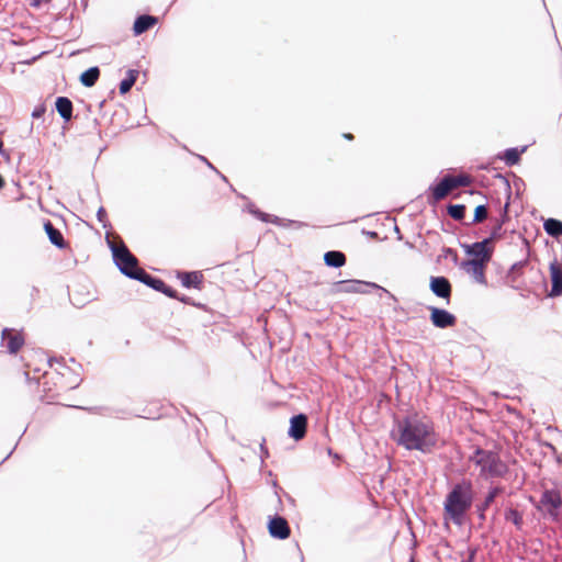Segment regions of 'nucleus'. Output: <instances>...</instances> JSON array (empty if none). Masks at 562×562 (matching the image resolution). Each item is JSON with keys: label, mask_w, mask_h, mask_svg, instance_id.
<instances>
[{"label": "nucleus", "mask_w": 562, "mask_h": 562, "mask_svg": "<svg viewBox=\"0 0 562 562\" xmlns=\"http://www.w3.org/2000/svg\"><path fill=\"white\" fill-rule=\"evenodd\" d=\"M391 437L397 446L409 451L417 450L424 454L432 453L438 442L432 424L417 415H406L396 419Z\"/></svg>", "instance_id": "nucleus-1"}, {"label": "nucleus", "mask_w": 562, "mask_h": 562, "mask_svg": "<svg viewBox=\"0 0 562 562\" xmlns=\"http://www.w3.org/2000/svg\"><path fill=\"white\" fill-rule=\"evenodd\" d=\"M473 485L470 480L463 479L461 482L454 484L450 492L447 494L443 510L445 515L460 526L463 524L467 512L473 504Z\"/></svg>", "instance_id": "nucleus-2"}, {"label": "nucleus", "mask_w": 562, "mask_h": 562, "mask_svg": "<svg viewBox=\"0 0 562 562\" xmlns=\"http://www.w3.org/2000/svg\"><path fill=\"white\" fill-rule=\"evenodd\" d=\"M470 460L480 467L484 477H503L508 472V465L492 450L476 448Z\"/></svg>", "instance_id": "nucleus-3"}, {"label": "nucleus", "mask_w": 562, "mask_h": 562, "mask_svg": "<svg viewBox=\"0 0 562 562\" xmlns=\"http://www.w3.org/2000/svg\"><path fill=\"white\" fill-rule=\"evenodd\" d=\"M106 243L111 249L113 261L120 272L132 280H136L143 270L138 265V259L130 251L122 240L120 246H116L106 236Z\"/></svg>", "instance_id": "nucleus-4"}, {"label": "nucleus", "mask_w": 562, "mask_h": 562, "mask_svg": "<svg viewBox=\"0 0 562 562\" xmlns=\"http://www.w3.org/2000/svg\"><path fill=\"white\" fill-rule=\"evenodd\" d=\"M536 508L549 516L552 520H557L562 509V495L558 488H546L540 496Z\"/></svg>", "instance_id": "nucleus-5"}, {"label": "nucleus", "mask_w": 562, "mask_h": 562, "mask_svg": "<svg viewBox=\"0 0 562 562\" xmlns=\"http://www.w3.org/2000/svg\"><path fill=\"white\" fill-rule=\"evenodd\" d=\"M364 288H372L381 290L384 293L390 294L387 290L373 282L360 281V280H341L334 282L330 288V293H367Z\"/></svg>", "instance_id": "nucleus-6"}, {"label": "nucleus", "mask_w": 562, "mask_h": 562, "mask_svg": "<svg viewBox=\"0 0 562 562\" xmlns=\"http://www.w3.org/2000/svg\"><path fill=\"white\" fill-rule=\"evenodd\" d=\"M491 243L484 238L481 241H475L471 245L464 244L461 247L468 256H472V260H481L482 262H490L493 255V248L488 247Z\"/></svg>", "instance_id": "nucleus-7"}, {"label": "nucleus", "mask_w": 562, "mask_h": 562, "mask_svg": "<svg viewBox=\"0 0 562 562\" xmlns=\"http://www.w3.org/2000/svg\"><path fill=\"white\" fill-rule=\"evenodd\" d=\"M267 527L269 535L274 539L284 540L291 535L288 520L280 515L269 517Z\"/></svg>", "instance_id": "nucleus-8"}, {"label": "nucleus", "mask_w": 562, "mask_h": 562, "mask_svg": "<svg viewBox=\"0 0 562 562\" xmlns=\"http://www.w3.org/2000/svg\"><path fill=\"white\" fill-rule=\"evenodd\" d=\"M430 311V322L437 328L445 329L456 325L457 317L445 308L428 306Z\"/></svg>", "instance_id": "nucleus-9"}, {"label": "nucleus", "mask_w": 562, "mask_h": 562, "mask_svg": "<svg viewBox=\"0 0 562 562\" xmlns=\"http://www.w3.org/2000/svg\"><path fill=\"white\" fill-rule=\"evenodd\" d=\"M308 418L305 414L300 413L290 418V427L288 429V436L295 441L302 440L307 430Z\"/></svg>", "instance_id": "nucleus-10"}, {"label": "nucleus", "mask_w": 562, "mask_h": 562, "mask_svg": "<svg viewBox=\"0 0 562 562\" xmlns=\"http://www.w3.org/2000/svg\"><path fill=\"white\" fill-rule=\"evenodd\" d=\"M429 289L434 295L449 300L452 292V286L448 278L446 277H430Z\"/></svg>", "instance_id": "nucleus-11"}, {"label": "nucleus", "mask_w": 562, "mask_h": 562, "mask_svg": "<svg viewBox=\"0 0 562 562\" xmlns=\"http://www.w3.org/2000/svg\"><path fill=\"white\" fill-rule=\"evenodd\" d=\"M551 290L549 296L554 297L562 294V265L557 260L550 263Z\"/></svg>", "instance_id": "nucleus-12"}, {"label": "nucleus", "mask_w": 562, "mask_h": 562, "mask_svg": "<svg viewBox=\"0 0 562 562\" xmlns=\"http://www.w3.org/2000/svg\"><path fill=\"white\" fill-rule=\"evenodd\" d=\"M504 492V487L501 485L493 486L488 490L483 502L475 505L476 514L480 520H485V512L495 502V498Z\"/></svg>", "instance_id": "nucleus-13"}, {"label": "nucleus", "mask_w": 562, "mask_h": 562, "mask_svg": "<svg viewBox=\"0 0 562 562\" xmlns=\"http://www.w3.org/2000/svg\"><path fill=\"white\" fill-rule=\"evenodd\" d=\"M177 278L181 281L182 286L187 289L201 290L203 274L201 271H179Z\"/></svg>", "instance_id": "nucleus-14"}, {"label": "nucleus", "mask_w": 562, "mask_h": 562, "mask_svg": "<svg viewBox=\"0 0 562 562\" xmlns=\"http://www.w3.org/2000/svg\"><path fill=\"white\" fill-rule=\"evenodd\" d=\"M2 342L9 353H16L24 344V339L20 334H13L12 329L4 328L2 330Z\"/></svg>", "instance_id": "nucleus-15"}, {"label": "nucleus", "mask_w": 562, "mask_h": 562, "mask_svg": "<svg viewBox=\"0 0 562 562\" xmlns=\"http://www.w3.org/2000/svg\"><path fill=\"white\" fill-rule=\"evenodd\" d=\"M488 262H482L481 260H467L462 262V268L467 270V272L471 273L475 281L485 284L486 278L484 274V268Z\"/></svg>", "instance_id": "nucleus-16"}, {"label": "nucleus", "mask_w": 562, "mask_h": 562, "mask_svg": "<svg viewBox=\"0 0 562 562\" xmlns=\"http://www.w3.org/2000/svg\"><path fill=\"white\" fill-rule=\"evenodd\" d=\"M158 23V18L150 14L138 15L133 24L134 35L138 36Z\"/></svg>", "instance_id": "nucleus-17"}, {"label": "nucleus", "mask_w": 562, "mask_h": 562, "mask_svg": "<svg viewBox=\"0 0 562 562\" xmlns=\"http://www.w3.org/2000/svg\"><path fill=\"white\" fill-rule=\"evenodd\" d=\"M44 231L49 239V241L57 247L58 249H65L67 247V243L64 239L61 232L56 228L50 221H46L44 223Z\"/></svg>", "instance_id": "nucleus-18"}, {"label": "nucleus", "mask_w": 562, "mask_h": 562, "mask_svg": "<svg viewBox=\"0 0 562 562\" xmlns=\"http://www.w3.org/2000/svg\"><path fill=\"white\" fill-rule=\"evenodd\" d=\"M430 194L427 200L430 205H436L439 201L443 200L448 194L449 190L446 186V181L440 179V181L436 184H431L428 188Z\"/></svg>", "instance_id": "nucleus-19"}, {"label": "nucleus", "mask_w": 562, "mask_h": 562, "mask_svg": "<svg viewBox=\"0 0 562 562\" xmlns=\"http://www.w3.org/2000/svg\"><path fill=\"white\" fill-rule=\"evenodd\" d=\"M56 111L65 122L72 119L74 105L69 98L58 97L55 101Z\"/></svg>", "instance_id": "nucleus-20"}, {"label": "nucleus", "mask_w": 562, "mask_h": 562, "mask_svg": "<svg viewBox=\"0 0 562 562\" xmlns=\"http://www.w3.org/2000/svg\"><path fill=\"white\" fill-rule=\"evenodd\" d=\"M527 150V146L507 148L499 158L504 160L506 166L512 167L520 161V156Z\"/></svg>", "instance_id": "nucleus-21"}, {"label": "nucleus", "mask_w": 562, "mask_h": 562, "mask_svg": "<svg viewBox=\"0 0 562 562\" xmlns=\"http://www.w3.org/2000/svg\"><path fill=\"white\" fill-rule=\"evenodd\" d=\"M324 262L330 268H340L346 263V256L339 250H329L324 255Z\"/></svg>", "instance_id": "nucleus-22"}, {"label": "nucleus", "mask_w": 562, "mask_h": 562, "mask_svg": "<svg viewBox=\"0 0 562 562\" xmlns=\"http://www.w3.org/2000/svg\"><path fill=\"white\" fill-rule=\"evenodd\" d=\"M136 281L144 283L145 285H147L148 288H150L157 292H159V290L164 288V282H165L160 278L149 274L144 269L136 278Z\"/></svg>", "instance_id": "nucleus-23"}, {"label": "nucleus", "mask_w": 562, "mask_h": 562, "mask_svg": "<svg viewBox=\"0 0 562 562\" xmlns=\"http://www.w3.org/2000/svg\"><path fill=\"white\" fill-rule=\"evenodd\" d=\"M247 210H248L249 213H251L252 215H255L257 218H259L260 221H262L265 223H274L277 225L285 226V224H283L284 220L280 218L278 216L270 215V214H267V213L260 211L252 203H249L247 205Z\"/></svg>", "instance_id": "nucleus-24"}, {"label": "nucleus", "mask_w": 562, "mask_h": 562, "mask_svg": "<svg viewBox=\"0 0 562 562\" xmlns=\"http://www.w3.org/2000/svg\"><path fill=\"white\" fill-rule=\"evenodd\" d=\"M99 77H100V69L98 66H93V67H90L87 70H85L80 75L79 80L82 86H85L87 88H91L95 85Z\"/></svg>", "instance_id": "nucleus-25"}, {"label": "nucleus", "mask_w": 562, "mask_h": 562, "mask_svg": "<svg viewBox=\"0 0 562 562\" xmlns=\"http://www.w3.org/2000/svg\"><path fill=\"white\" fill-rule=\"evenodd\" d=\"M544 232L554 238L562 236V222L560 220L550 217L543 222Z\"/></svg>", "instance_id": "nucleus-26"}, {"label": "nucleus", "mask_w": 562, "mask_h": 562, "mask_svg": "<svg viewBox=\"0 0 562 562\" xmlns=\"http://www.w3.org/2000/svg\"><path fill=\"white\" fill-rule=\"evenodd\" d=\"M138 75L139 71L136 69L127 70L125 78L120 82L119 89L121 94H125L132 89L137 80Z\"/></svg>", "instance_id": "nucleus-27"}, {"label": "nucleus", "mask_w": 562, "mask_h": 562, "mask_svg": "<svg viewBox=\"0 0 562 562\" xmlns=\"http://www.w3.org/2000/svg\"><path fill=\"white\" fill-rule=\"evenodd\" d=\"M467 206L464 204H449L447 206L448 215L454 221H462L465 216Z\"/></svg>", "instance_id": "nucleus-28"}, {"label": "nucleus", "mask_w": 562, "mask_h": 562, "mask_svg": "<svg viewBox=\"0 0 562 562\" xmlns=\"http://www.w3.org/2000/svg\"><path fill=\"white\" fill-rule=\"evenodd\" d=\"M488 216V209L485 204H480L474 210L473 220L469 223H464L467 226H471L473 224L482 223Z\"/></svg>", "instance_id": "nucleus-29"}, {"label": "nucleus", "mask_w": 562, "mask_h": 562, "mask_svg": "<svg viewBox=\"0 0 562 562\" xmlns=\"http://www.w3.org/2000/svg\"><path fill=\"white\" fill-rule=\"evenodd\" d=\"M505 519L513 522L517 529H521L524 525L522 515L517 509L512 507L505 512Z\"/></svg>", "instance_id": "nucleus-30"}, {"label": "nucleus", "mask_w": 562, "mask_h": 562, "mask_svg": "<svg viewBox=\"0 0 562 562\" xmlns=\"http://www.w3.org/2000/svg\"><path fill=\"white\" fill-rule=\"evenodd\" d=\"M503 225H504V221H497V223L494 225V227L492 228L491 233H490V236L486 237V239L490 241V243H493L494 240H497L499 238H502V228H503Z\"/></svg>", "instance_id": "nucleus-31"}, {"label": "nucleus", "mask_w": 562, "mask_h": 562, "mask_svg": "<svg viewBox=\"0 0 562 562\" xmlns=\"http://www.w3.org/2000/svg\"><path fill=\"white\" fill-rule=\"evenodd\" d=\"M454 179H456V182H457V186L458 188L459 187H468L471 184L472 182V179L470 176L468 175H459V176H454Z\"/></svg>", "instance_id": "nucleus-32"}, {"label": "nucleus", "mask_w": 562, "mask_h": 562, "mask_svg": "<svg viewBox=\"0 0 562 562\" xmlns=\"http://www.w3.org/2000/svg\"><path fill=\"white\" fill-rule=\"evenodd\" d=\"M159 292L164 293L168 297L178 299V292L175 289H172L171 286H169L168 284H166L165 282H164V288L160 289Z\"/></svg>", "instance_id": "nucleus-33"}, {"label": "nucleus", "mask_w": 562, "mask_h": 562, "mask_svg": "<svg viewBox=\"0 0 562 562\" xmlns=\"http://www.w3.org/2000/svg\"><path fill=\"white\" fill-rule=\"evenodd\" d=\"M443 181H446V186L449 191L454 190L458 188L454 176L446 175L441 178Z\"/></svg>", "instance_id": "nucleus-34"}, {"label": "nucleus", "mask_w": 562, "mask_h": 562, "mask_svg": "<svg viewBox=\"0 0 562 562\" xmlns=\"http://www.w3.org/2000/svg\"><path fill=\"white\" fill-rule=\"evenodd\" d=\"M45 111H46L45 105L44 104H38L32 111V117L40 119V117H42L44 115Z\"/></svg>", "instance_id": "nucleus-35"}, {"label": "nucleus", "mask_w": 562, "mask_h": 562, "mask_svg": "<svg viewBox=\"0 0 562 562\" xmlns=\"http://www.w3.org/2000/svg\"><path fill=\"white\" fill-rule=\"evenodd\" d=\"M97 218H98V221H99L100 223H102V224H103V226H104V227L106 226V225H105V221H106V212H105L104 207H102V206H101V207L98 210V212H97Z\"/></svg>", "instance_id": "nucleus-36"}, {"label": "nucleus", "mask_w": 562, "mask_h": 562, "mask_svg": "<svg viewBox=\"0 0 562 562\" xmlns=\"http://www.w3.org/2000/svg\"><path fill=\"white\" fill-rule=\"evenodd\" d=\"M199 159L203 161L210 169L217 171V169L205 158L204 156L198 155Z\"/></svg>", "instance_id": "nucleus-37"}, {"label": "nucleus", "mask_w": 562, "mask_h": 562, "mask_svg": "<svg viewBox=\"0 0 562 562\" xmlns=\"http://www.w3.org/2000/svg\"><path fill=\"white\" fill-rule=\"evenodd\" d=\"M177 300H179L180 302L186 303V304L195 305V304L191 301V299H190L189 296H187V295H181V296H179V295H178V299H177Z\"/></svg>", "instance_id": "nucleus-38"}, {"label": "nucleus", "mask_w": 562, "mask_h": 562, "mask_svg": "<svg viewBox=\"0 0 562 562\" xmlns=\"http://www.w3.org/2000/svg\"><path fill=\"white\" fill-rule=\"evenodd\" d=\"M362 234L367 235L370 238H374V239L379 238V234L376 232H374V231H366V229H363Z\"/></svg>", "instance_id": "nucleus-39"}, {"label": "nucleus", "mask_w": 562, "mask_h": 562, "mask_svg": "<svg viewBox=\"0 0 562 562\" xmlns=\"http://www.w3.org/2000/svg\"><path fill=\"white\" fill-rule=\"evenodd\" d=\"M508 206H509V204L506 203L505 206H504V210H503V215H502V217L499 220V221H504V223L508 218V213H507L508 212Z\"/></svg>", "instance_id": "nucleus-40"}, {"label": "nucleus", "mask_w": 562, "mask_h": 562, "mask_svg": "<svg viewBox=\"0 0 562 562\" xmlns=\"http://www.w3.org/2000/svg\"><path fill=\"white\" fill-rule=\"evenodd\" d=\"M526 261H518V262H515L512 268H510V271H515L517 269H521L524 266H525Z\"/></svg>", "instance_id": "nucleus-41"}, {"label": "nucleus", "mask_w": 562, "mask_h": 562, "mask_svg": "<svg viewBox=\"0 0 562 562\" xmlns=\"http://www.w3.org/2000/svg\"><path fill=\"white\" fill-rule=\"evenodd\" d=\"M261 459L269 456L268 449L265 446V441L260 445Z\"/></svg>", "instance_id": "nucleus-42"}, {"label": "nucleus", "mask_w": 562, "mask_h": 562, "mask_svg": "<svg viewBox=\"0 0 562 562\" xmlns=\"http://www.w3.org/2000/svg\"><path fill=\"white\" fill-rule=\"evenodd\" d=\"M327 454L329 457H333L334 459H340V456L338 453L334 452L331 448H327Z\"/></svg>", "instance_id": "nucleus-43"}, {"label": "nucleus", "mask_w": 562, "mask_h": 562, "mask_svg": "<svg viewBox=\"0 0 562 562\" xmlns=\"http://www.w3.org/2000/svg\"><path fill=\"white\" fill-rule=\"evenodd\" d=\"M394 232L397 234V239H402V234L397 225L394 226Z\"/></svg>", "instance_id": "nucleus-44"}, {"label": "nucleus", "mask_w": 562, "mask_h": 562, "mask_svg": "<svg viewBox=\"0 0 562 562\" xmlns=\"http://www.w3.org/2000/svg\"><path fill=\"white\" fill-rule=\"evenodd\" d=\"M215 172L221 177L223 181L227 182V178L223 173H221L218 170Z\"/></svg>", "instance_id": "nucleus-45"}, {"label": "nucleus", "mask_w": 562, "mask_h": 562, "mask_svg": "<svg viewBox=\"0 0 562 562\" xmlns=\"http://www.w3.org/2000/svg\"><path fill=\"white\" fill-rule=\"evenodd\" d=\"M445 252L448 255L450 254H456L454 250L452 248H445Z\"/></svg>", "instance_id": "nucleus-46"}, {"label": "nucleus", "mask_w": 562, "mask_h": 562, "mask_svg": "<svg viewBox=\"0 0 562 562\" xmlns=\"http://www.w3.org/2000/svg\"><path fill=\"white\" fill-rule=\"evenodd\" d=\"M344 137L346 139H352L353 138L352 134H349V133L348 134H344Z\"/></svg>", "instance_id": "nucleus-47"}, {"label": "nucleus", "mask_w": 562, "mask_h": 562, "mask_svg": "<svg viewBox=\"0 0 562 562\" xmlns=\"http://www.w3.org/2000/svg\"><path fill=\"white\" fill-rule=\"evenodd\" d=\"M405 245H406L407 247H409V248H413V247H414V245H413L412 243H409V241H406V243H405Z\"/></svg>", "instance_id": "nucleus-48"}, {"label": "nucleus", "mask_w": 562, "mask_h": 562, "mask_svg": "<svg viewBox=\"0 0 562 562\" xmlns=\"http://www.w3.org/2000/svg\"><path fill=\"white\" fill-rule=\"evenodd\" d=\"M54 361H58L57 359H54ZM49 366H52L53 359H48Z\"/></svg>", "instance_id": "nucleus-49"}, {"label": "nucleus", "mask_w": 562, "mask_h": 562, "mask_svg": "<svg viewBox=\"0 0 562 562\" xmlns=\"http://www.w3.org/2000/svg\"><path fill=\"white\" fill-rule=\"evenodd\" d=\"M11 454H12V451H11L8 456H5V458L3 459V461H5L7 459H9V457H10Z\"/></svg>", "instance_id": "nucleus-50"}]
</instances>
